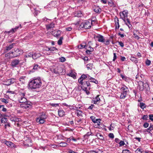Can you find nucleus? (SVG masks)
Listing matches in <instances>:
<instances>
[{"label": "nucleus", "instance_id": "47", "mask_svg": "<svg viewBox=\"0 0 153 153\" xmlns=\"http://www.w3.org/2000/svg\"><path fill=\"white\" fill-rule=\"evenodd\" d=\"M1 100L2 102H4L5 103H8L7 100L4 98L1 99Z\"/></svg>", "mask_w": 153, "mask_h": 153}, {"label": "nucleus", "instance_id": "46", "mask_svg": "<svg viewBox=\"0 0 153 153\" xmlns=\"http://www.w3.org/2000/svg\"><path fill=\"white\" fill-rule=\"evenodd\" d=\"M82 14L81 13V12L79 11H78L77 12V14L76 15V16H77V17H81L82 16Z\"/></svg>", "mask_w": 153, "mask_h": 153}, {"label": "nucleus", "instance_id": "15", "mask_svg": "<svg viewBox=\"0 0 153 153\" xmlns=\"http://www.w3.org/2000/svg\"><path fill=\"white\" fill-rule=\"evenodd\" d=\"M100 100L99 97V96H97L92 100V102L95 104H98L100 102Z\"/></svg>", "mask_w": 153, "mask_h": 153}, {"label": "nucleus", "instance_id": "63", "mask_svg": "<svg viewBox=\"0 0 153 153\" xmlns=\"http://www.w3.org/2000/svg\"><path fill=\"white\" fill-rule=\"evenodd\" d=\"M94 106V105L93 104H91V105L89 106L88 108V109H89L92 110Z\"/></svg>", "mask_w": 153, "mask_h": 153}, {"label": "nucleus", "instance_id": "10", "mask_svg": "<svg viewBox=\"0 0 153 153\" xmlns=\"http://www.w3.org/2000/svg\"><path fill=\"white\" fill-rule=\"evenodd\" d=\"M11 53L13 54V57H15L22 54L23 52L21 50H19V49L17 48L15 50L14 52H11Z\"/></svg>", "mask_w": 153, "mask_h": 153}, {"label": "nucleus", "instance_id": "14", "mask_svg": "<svg viewBox=\"0 0 153 153\" xmlns=\"http://www.w3.org/2000/svg\"><path fill=\"white\" fill-rule=\"evenodd\" d=\"M95 38L97 39V40L98 42H103L104 41V38L103 36L102 35L98 34L94 36Z\"/></svg>", "mask_w": 153, "mask_h": 153}, {"label": "nucleus", "instance_id": "24", "mask_svg": "<svg viewBox=\"0 0 153 153\" xmlns=\"http://www.w3.org/2000/svg\"><path fill=\"white\" fill-rule=\"evenodd\" d=\"M108 4L110 6L114 7L115 6V4L113 0H109L108 1Z\"/></svg>", "mask_w": 153, "mask_h": 153}, {"label": "nucleus", "instance_id": "17", "mask_svg": "<svg viewBox=\"0 0 153 153\" xmlns=\"http://www.w3.org/2000/svg\"><path fill=\"white\" fill-rule=\"evenodd\" d=\"M61 32L62 31L59 30H57L54 32H53L54 36L56 37H58L60 36Z\"/></svg>", "mask_w": 153, "mask_h": 153}, {"label": "nucleus", "instance_id": "55", "mask_svg": "<svg viewBox=\"0 0 153 153\" xmlns=\"http://www.w3.org/2000/svg\"><path fill=\"white\" fill-rule=\"evenodd\" d=\"M90 118L94 123L95 122L96 119H95V117L94 116H91Z\"/></svg>", "mask_w": 153, "mask_h": 153}, {"label": "nucleus", "instance_id": "41", "mask_svg": "<svg viewBox=\"0 0 153 153\" xmlns=\"http://www.w3.org/2000/svg\"><path fill=\"white\" fill-rule=\"evenodd\" d=\"M22 28V26L21 24H20L19 26H16L15 28H12L13 29V30L14 31V32H16L17 29L19 28Z\"/></svg>", "mask_w": 153, "mask_h": 153}, {"label": "nucleus", "instance_id": "28", "mask_svg": "<svg viewBox=\"0 0 153 153\" xmlns=\"http://www.w3.org/2000/svg\"><path fill=\"white\" fill-rule=\"evenodd\" d=\"M89 80H91V82H94L96 84H97L98 83V81L94 78L90 77L89 79Z\"/></svg>", "mask_w": 153, "mask_h": 153}, {"label": "nucleus", "instance_id": "11", "mask_svg": "<svg viewBox=\"0 0 153 153\" xmlns=\"http://www.w3.org/2000/svg\"><path fill=\"white\" fill-rule=\"evenodd\" d=\"M128 11L126 10H124L122 13H120L121 18L124 22H126V18L128 16Z\"/></svg>", "mask_w": 153, "mask_h": 153}, {"label": "nucleus", "instance_id": "59", "mask_svg": "<svg viewBox=\"0 0 153 153\" xmlns=\"http://www.w3.org/2000/svg\"><path fill=\"white\" fill-rule=\"evenodd\" d=\"M114 141L117 143L119 144L120 141L121 140L118 138H115Z\"/></svg>", "mask_w": 153, "mask_h": 153}, {"label": "nucleus", "instance_id": "5", "mask_svg": "<svg viewBox=\"0 0 153 153\" xmlns=\"http://www.w3.org/2000/svg\"><path fill=\"white\" fill-rule=\"evenodd\" d=\"M21 60L16 59H13L11 62L10 65L13 68L17 67L19 64Z\"/></svg>", "mask_w": 153, "mask_h": 153}, {"label": "nucleus", "instance_id": "25", "mask_svg": "<svg viewBox=\"0 0 153 153\" xmlns=\"http://www.w3.org/2000/svg\"><path fill=\"white\" fill-rule=\"evenodd\" d=\"M15 45L14 43H12L11 45H9L8 46H7L6 47V50L7 51H9L12 49L13 47V46Z\"/></svg>", "mask_w": 153, "mask_h": 153}, {"label": "nucleus", "instance_id": "51", "mask_svg": "<svg viewBox=\"0 0 153 153\" xmlns=\"http://www.w3.org/2000/svg\"><path fill=\"white\" fill-rule=\"evenodd\" d=\"M119 144L120 146H124L125 144V143L124 141L121 140Z\"/></svg>", "mask_w": 153, "mask_h": 153}, {"label": "nucleus", "instance_id": "34", "mask_svg": "<svg viewBox=\"0 0 153 153\" xmlns=\"http://www.w3.org/2000/svg\"><path fill=\"white\" fill-rule=\"evenodd\" d=\"M139 106L143 109L146 107L145 104L142 102L140 103Z\"/></svg>", "mask_w": 153, "mask_h": 153}, {"label": "nucleus", "instance_id": "33", "mask_svg": "<svg viewBox=\"0 0 153 153\" xmlns=\"http://www.w3.org/2000/svg\"><path fill=\"white\" fill-rule=\"evenodd\" d=\"M120 76L122 79L126 81H128L129 80V78L125 76H123L122 74H120Z\"/></svg>", "mask_w": 153, "mask_h": 153}, {"label": "nucleus", "instance_id": "37", "mask_svg": "<svg viewBox=\"0 0 153 153\" xmlns=\"http://www.w3.org/2000/svg\"><path fill=\"white\" fill-rule=\"evenodd\" d=\"M63 37H61L58 40V44L59 45H61L62 44V40L63 39Z\"/></svg>", "mask_w": 153, "mask_h": 153}, {"label": "nucleus", "instance_id": "31", "mask_svg": "<svg viewBox=\"0 0 153 153\" xmlns=\"http://www.w3.org/2000/svg\"><path fill=\"white\" fill-rule=\"evenodd\" d=\"M93 66V64L92 63L87 64L86 65L87 68H88V69H89L90 70L92 69Z\"/></svg>", "mask_w": 153, "mask_h": 153}, {"label": "nucleus", "instance_id": "23", "mask_svg": "<svg viewBox=\"0 0 153 153\" xmlns=\"http://www.w3.org/2000/svg\"><path fill=\"white\" fill-rule=\"evenodd\" d=\"M76 114L77 116L79 117H82V111L80 110H77L76 111Z\"/></svg>", "mask_w": 153, "mask_h": 153}, {"label": "nucleus", "instance_id": "44", "mask_svg": "<svg viewBox=\"0 0 153 153\" xmlns=\"http://www.w3.org/2000/svg\"><path fill=\"white\" fill-rule=\"evenodd\" d=\"M59 60L61 62H64L66 61V59L64 57H62L59 58Z\"/></svg>", "mask_w": 153, "mask_h": 153}, {"label": "nucleus", "instance_id": "30", "mask_svg": "<svg viewBox=\"0 0 153 153\" xmlns=\"http://www.w3.org/2000/svg\"><path fill=\"white\" fill-rule=\"evenodd\" d=\"M67 75L68 76L72 77L74 79H75L76 78V76L72 72H71L70 73L68 74Z\"/></svg>", "mask_w": 153, "mask_h": 153}, {"label": "nucleus", "instance_id": "7", "mask_svg": "<svg viewBox=\"0 0 153 153\" xmlns=\"http://www.w3.org/2000/svg\"><path fill=\"white\" fill-rule=\"evenodd\" d=\"M81 85V87L82 89H85L87 88L88 87H89L90 86V84L89 81H83L81 82H79Z\"/></svg>", "mask_w": 153, "mask_h": 153}, {"label": "nucleus", "instance_id": "40", "mask_svg": "<svg viewBox=\"0 0 153 153\" xmlns=\"http://www.w3.org/2000/svg\"><path fill=\"white\" fill-rule=\"evenodd\" d=\"M7 118L5 117H3L2 118L1 120V123H6L7 121Z\"/></svg>", "mask_w": 153, "mask_h": 153}, {"label": "nucleus", "instance_id": "32", "mask_svg": "<svg viewBox=\"0 0 153 153\" xmlns=\"http://www.w3.org/2000/svg\"><path fill=\"white\" fill-rule=\"evenodd\" d=\"M59 146L61 147H66L68 145L67 143L66 142H62L59 143Z\"/></svg>", "mask_w": 153, "mask_h": 153}, {"label": "nucleus", "instance_id": "57", "mask_svg": "<svg viewBox=\"0 0 153 153\" xmlns=\"http://www.w3.org/2000/svg\"><path fill=\"white\" fill-rule=\"evenodd\" d=\"M151 61L148 59H147V60L146 61V63L147 65H149L151 64Z\"/></svg>", "mask_w": 153, "mask_h": 153}, {"label": "nucleus", "instance_id": "54", "mask_svg": "<svg viewBox=\"0 0 153 153\" xmlns=\"http://www.w3.org/2000/svg\"><path fill=\"white\" fill-rule=\"evenodd\" d=\"M108 136L111 139H113L114 137V134L112 133H109L108 134Z\"/></svg>", "mask_w": 153, "mask_h": 153}, {"label": "nucleus", "instance_id": "48", "mask_svg": "<svg viewBox=\"0 0 153 153\" xmlns=\"http://www.w3.org/2000/svg\"><path fill=\"white\" fill-rule=\"evenodd\" d=\"M122 153H131V152L128 149H124L123 150Z\"/></svg>", "mask_w": 153, "mask_h": 153}, {"label": "nucleus", "instance_id": "21", "mask_svg": "<svg viewBox=\"0 0 153 153\" xmlns=\"http://www.w3.org/2000/svg\"><path fill=\"white\" fill-rule=\"evenodd\" d=\"M58 114L60 117H62L65 115V112L63 110L59 109L58 111Z\"/></svg>", "mask_w": 153, "mask_h": 153}, {"label": "nucleus", "instance_id": "43", "mask_svg": "<svg viewBox=\"0 0 153 153\" xmlns=\"http://www.w3.org/2000/svg\"><path fill=\"white\" fill-rule=\"evenodd\" d=\"M139 83V89L140 91H143L144 89V87L143 86L141 85L140 84L139 82H138Z\"/></svg>", "mask_w": 153, "mask_h": 153}, {"label": "nucleus", "instance_id": "50", "mask_svg": "<svg viewBox=\"0 0 153 153\" xmlns=\"http://www.w3.org/2000/svg\"><path fill=\"white\" fill-rule=\"evenodd\" d=\"M131 60L134 62L135 63H137L138 62L137 59H136V58L134 57H131Z\"/></svg>", "mask_w": 153, "mask_h": 153}, {"label": "nucleus", "instance_id": "27", "mask_svg": "<svg viewBox=\"0 0 153 153\" xmlns=\"http://www.w3.org/2000/svg\"><path fill=\"white\" fill-rule=\"evenodd\" d=\"M15 32L13 30V29L12 28L11 29V30L9 31H6L4 32V33L5 34L8 33L10 35H11Z\"/></svg>", "mask_w": 153, "mask_h": 153}, {"label": "nucleus", "instance_id": "2", "mask_svg": "<svg viewBox=\"0 0 153 153\" xmlns=\"http://www.w3.org/2000/svg\"><path fill=\"white\" fill-rule=\"evenodd\" d=\"M47 116L44 112L40 113L37 115L36 118V122L40 124H43L45 122Z\"/></svg>", "mask_w": 153, "mask_h": 153}, {"label": "nucleus", "instance_id": "52", "mask_svg": "<svg viewBox=\"0 0 153 153\" xmlns=\"http://www.w3.org/2000/svg\"><path fill=\"white\" fill-rule=\"evenodd\" d=\"M115 29H118L120 27V25L119 24V22H117L115 23Z\"/></svg>", "mask_w": 153, "mask_h": 153}, {"label": "nucleus", "instance_id": "39", "mask_svg": "<svg viewBox=\"0 0 153 153\" xmlns=\"http://www.w3.org/2000/svg\"><path fill=\"white\" fill-rule=\"evenodd\" d=\"M85 45H83L81 44L78 46V48L79 49H82L83 48H85L86 46V44L85 43Z\"/></svg>", "mask_w": 153, "mask_h": 153}, {"label": "nucleus", "instance_id": "19", "mask_svg": "<svg viewBox=\"0 0 153 153\" xmlns=\"http://www.w3.org/2000/svg\"><path fill=\"white\" fill-rule=\"evenodd\" d=\"M46 26L47 30H49L54 27V24L52 22L50 24L46 25Z\"/></svg>", "mask_w": 153, "mask_h": 153}, {"label": "nucleus", "instance_id": "29", "mask_svg": "<svg viewBox=\"0 0 153 153\" xmlns=\"http://www.w3.org/2000/svg\"><path fill=\"white\" fill-rule=\"evenodd\" d=\"M40 68V66L37 64L34 65L33 66V70H34V71H37L38 69Z\"/></svg>", "mask_w": 153, "mask_h": 153}, {"label": "nucleus", "instance_id": "13", "mask_svg": "<svg viewBox=\"0 0 153 153\" xmlns=\"http://www.w3.org/2000/svg\"><path fill=\"white\" fill-rule=\"evenodd\" d=\"M3 143L7 146L10 148H15L16 146L13 143L10 141H7L6 140H5L3 141Z\"/></svg>", "mask_w": 153, "mask_h": 153}, {"label": "nucleus", "instance_id": "3", "mask_svg": "<svg viewBox=\"0 0 153 153\" xmlns=\"http://www.w3.org/2000/svg\"><path fill=\"white\" fill-rule=\"evenodd\" d=\"M121 94L120 95V99H124L126 96L127 94L129 91L128 88L125 85H123L121 88Z\"/></svg>", "mask_w": 153, "mask_h": 153}, {"label": "nucleus", "instance_id": "12", "mask_svg": "<svg viewBox=\"0 0 153 153\" xmlns=\"http://www.w3.org/2000/svg\"><path fill=\"white\" fill-rule=\"evenodd\" d=\"M140 84L141 85H143L144 87V89H145L147 91H149V84L148 82H146L144 84L143 82L142 81H139Z\"/></svg>", "mask_w": 153, "mask_h": 153}, {"label": "nucleus", "instance_id": "6", "mask_svg": "<svg viewBox=\"0 0 153 153\" xmlns=\"http://www.w3.org/2000/svg\"><path fill=\"white\" fill-rule=\"evenodd\" d=\"M51 71L52 73L58 75L63 71L62 69L60 66H57L51 69Z\"/></svg>", "mask_w": 153, "mask_h": 153}, {"label": "nucleus", "instance_id": "18", "mask_svg": "<svg viewBox=\"0 0 153 153\" xmlns=\"http://www.w3.org/2000/svg\"><path fill=\"white\" fill-rule=\"evenodd\" d=\"M94 11L97 13H100L101 12V9L99 6H94L93 7Z\"/></svg>", "mask_w": 153, "mask_h": 153}, {"label": "nucleus", "instance_id": "8", "mask_svg": "<svg viewBox=\"0 0 153 153\" xmlns=\"http://www.w3.org/2000/svg\"><path fill=\"white\" fill-rule=\"evenodd\" d=\"M20 97H19L18 101L19 102L22 103L27 102V99L24 97L25 94L24 93H22L20 94Z\"/></svg>", "mask_w": 153, "mask_h": 153}, {"label": "nucleus", "instance_id": "22", "mask_svg": "<svg viewBox=\"0 0 153 153\" xmlns=\"http://www.w3.org/2000/svg\"><path fill=\"white\" fill-rule=\"evenodd\" d=\"M41 56V54L39 53H34L33 54V59H36L40 57Z\"/></svg>", "mask_w": 153, "mask_h": 153}, {"label": "nucleus", "instance_id": "4", "mask_svg": "<svg viewBox=\"0 0 153 153\" xmlns=\"http://www.w3.org/2000/svg\"><path fill=\"white\" fill-rule=\"evenodd\" d=\"M32 103L30 101H28L20 105L21 107L23 108L29 109L31 108Z\"/></svg>", "mask_w": 153, "mask_h": 153}, {"label": "nucleus", "instance_id": "26", "mask_svg": "<svg viewBox=\"0 0 153 153\" xmlns=\"http://www.w3.org/2000/svg\"><path fill=\"white\" fill-rule=\"evenodd\" d=\"M103 152L100 149L96 150H91L89 152V153H102Z\"/></svg>", "mask_w": 153, "mask_h": 153}, {"label": "nucleus", "instance_id": "61", "mask_svg": "<svg viewBox=\"0 0 153 153\" xmlns=\"http://www.w3.org/2000/svg\"><path fill=\"white\" fill-rule=\"evenodd\" d=\"M149 126V124L147 122L145 123L143 125L144 127L145 128H147Z\"/></svg>", "mask_w": 153, "mask_h": 153}, {"label": "nucleus", "instance_id": "58", "mask_svg": "<svg viewBox=\"0 0 153 153\" xmlns=\"http://www.w3.org/2000/svg\"><path fill=\"white\" fill-rule=\"evenodd\" d=\"M148 116L147 115H144L142 117V119L144 120H147Z\"/></svg>", "mask_w": 153, "mask_h": 153}, {"label": "nucleus", "instance_id": "49", "mask_svg": "<svg viewBox=\"0 0 153 153\" xmlns=\"http://www.w3.org/2000/svg\"><path fill=\"white\" fill-rule=\"evenodd\" d=\"M125 22L126 24L127 25L129 29H132V27L130 23V24H127L126 22Z\"/></svg>", "mask_w": 153, "mask_h": 153}, {"label": "nucleus", "instance_id": "42", "mask_svg": "<svg viewBox=\"0 0 153 153\" xmlns=\"http://www.w3.org/2000/svg\"><path fill=\"white\" fill-rule=\"evenodd\" d=\"M102 43H103L105 45H108L110 43L109 40L108 39H105L104 42Z\"/></svg>", "mask_w": 153, "mask_h": 153}, {"label": "nucleus", "instance_id": "56", "mask_svg": "<svg viewBox=\"0 0 153 153\" xmlns=\"http://www.w3.org/2000/svg\"><path fill=\"white\" fill-rule=\"evenodd\" d=\"M67 153H74L75 152L71 149H68L67 150Z\"/></svg>", "mask_w": 153, "mask_h": 153}, {"label": "nucleus", "instance_id": "36", "mask_svg": "<svg viewBox=\"0 0 153 153\" xmlns=\"http://www.w3.org/2000/svg\"><path fill=\"white\" fill-rule=\"evenodd\" d=\"M97 136L101 140H103L104 137L100 133H98L97 134Z\"/></svg>", "mask_w": 153, "mask_h": 153}, {"label": "nucleus", "instance_id": "60", "mask_svg": "<svg viewBox=\"0 0 153 153\" xmlns=\"http://www.w3.org/2000/svg\"><path fill=\"white\" fill-rule=\"evenodd\" d=\"M118 35L120 36L121 38H123L125 36H126L125 35L123 34H122L120 32H119L118 33Z\"/></svg>", "mask_w": 153, "mask_h": 153}, {"label": "nucleus", "instance_id": "1", "mask_svg": "<svg viewBox=\"0 0 153 153\" xmlns=\"http://www.w3.org/2000/svg\"><path fill=\"white\" fill-rule=\"evenodd\" d=\"M42 85V82L40 78H35L30 80L28 85L30 89H36L40 88Z\"/></svg>", "mask_w": 153, "mask_h": 153}, {"label": "nucleus", "instance_id": "16", "mask_svg": "<svg viewBox=\"0 0 153 153\" xmlns=\"http://www.w3.org/2000/svg\"><path fill=\"white\" fill-rule=\"evenodd\" d=\"M88 77V75L87 74H82L81 76L79 79L78 82H82L84 81L85 79Z\"/></svg>", "mask_w": 153, "mask_h": 153}, {"label": "nucleus", "instance_id": "38", "mask_svg": "<svg viewBox=\"0 0 153 153\" xmlns=\"http://www.w3.org/2000/svg\"><path fill=\"white\" fill-rule=\"evenodd\" d=\"M153 130V125H150L149 127L146 130L147 132L151 131Z\"/></svg>", "mask_w": 153, "mask_h": 153}, {"label": "nucleus", "instance_id": "9", "mask_svg": "<svg viewBox=\"0 0 153 153\" xmlns=\"http://www.w3.org/2000/svg\"><path fill=\"white\" fill-rule=\"evenodd\" d=\"M82 28H84L85 29L90 28L91 27L90 22L88 21H86L85 22L82 23L80 26Z\"/></svg>", "mask_w": 153, "mask_h": 153}, {"label": "nucleus", "instance_id": "53", "mask_svg": "<svg viewBox=\"0 0 153 153\" xmlns=\"http://www.w3.org/2000/svg\"><path fill=\"white\" fill-rule=\"evenodd\" d=\"M133 35L134 36V37L137 39L138 40L140 38V37L137 35L136 33L133 34Z\"/></svg>", "mask_w": 153, "mask_h": 153}, {"label": "nucleus", "instance_id": "45", "mask_svg": "<svg viewBox=\"0 0 153 153\" xmlns=\"http://www.w3.org/2000/svg\"><path fill=\"white\" fill-rule=\"evenodd\" d=\"M33 53H30L26 55H25V56L27 58L30 57H32L33 58Z\"/></svg>", "mask_w": 153, "mask_h": 153}, {"label": "nucleus", "instance_id": "64", "mask_svg": "<svg viewBox=\"0 0 153 153\" xmlns=\"http://www.w3.org/2000/svg\"><path fill=\"white\" fill-rule=\"evenodd\" d=\"M135 152L137 153H142V152L141 151L140 149H137L136 150V151Z\"/></svg>", "mask_w": 153, "mask_h": 153}, {"label": "nucleus", "instance_id": "62", "mask_svg": "<svg viewBox=\"0 0 153 153\" xmlns=\"http://www.w3.org/2000/svg\"><path fill=\"white\" fill-rule=\"evenodd\" d=\"M149 119L152 121H153V114H151L149 115Z\"/></svg>", "mask_w": 153, "mask_h": 153}, {"label": "nucleus", "instance_id": "20", "mask_svg": "<svg viewBox=\"0 0 153 153\" xmlns=\"http://www.w3.org/2000/svg\"><path fill=\"white\" fill-rule=\"evenodd\" d=\"M8 82H9V84H6L7 86H9L12 84L16 82V79L14 78H12L10 79H8L7 80Z\"/></svg>", "mask_w": 153, "mask_h": 153}, {"label": "nucleus", "instance_id": "35", "mask_svg": "<svg viewBox=\"0 0 153 153\" xmlns=\"http://www.w3.org/2000/svg\"><path fill=\"white\" fill-rule=\"evenodd\" d=\"M101 120L100 119H96L95 120V122L94 123H97V126H99L100 124V121H101Z\"/></svg>", "mask_w": 153, "mask_h": 153}]
</instances>
